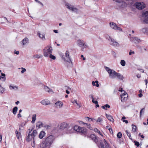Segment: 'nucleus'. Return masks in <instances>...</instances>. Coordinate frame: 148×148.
<instances>
[{
  "label": "nucleus",
  "instance_id": "3",
  "mask_svg": "<svg viewBox=\"0 0 148 148\" xmlns=\"http://www.w3.org/2000/svg\"><path fill=\"white\" fill-rule=\"evenodd\" d=\"M53 136L52 135H50L47 137L44 140V141L46 145L49 148L53 143Z\"/></svg>",
  "mask_w": 148,
  "mask_h": 148
},
{
  "label": "nucleus",
  "instance_id": "32",
  "mask_svg": "<svg viewBox=\"0 0 148 148\" xmlns=\"http://www.w3.org/2000/svg\"><path fill=\"white\" fill-rule=\"evenodd\" d=\"M44 89L45 90L48 92H51L52 91V89H50L47 86H45Z\"/></svg>",
  "mask_w": 148,
  "mask_h": 148
},
{
  "label": "nucleus",
  "instance_id": "41",
  "mask_svg": "<svg viewBox=\"0 0 148 148\" xmlns=\"http://www.w3.org/2000/svg\"><path fill=\"white\" fill-rule=\"evenodd\" d=\"M94 131L95 132L98 133L100 135H101L102 136H103L102 133L96 128H95V129H94Z\"/></svg>",
  "mask_w": 148,
  "mask_h": 148
},
{
  "label": "nucleus",
  "instance_id": "15",
  "mask_svg": "<svg viewBox=\"0 0 148 148\" xmlns=\"http://www.w3.org/2000/svg\"><path fill=\"white\" fill-rule=\"evenodd\" d=\"M32 134V130H31L29 132L28 136L26 138V140L27 141H29L32 139H33L34 140V137Z\"/></svg>",
  "mask_w": 148,
  "mask_h": 148
},
{
  "label": "nucleus",
  "instance_id": "17",
  "mask_svg": "<svg viewBox=\"0 0 148 148\" xmlns=\"http://www.w3.org/2000/svg\"><path fill=\"white\" fill-rule=\"evenodd\" d=\"M79 132L83 134L85 137L87 134V129L84 127H81L80 129V131H79Z\"/></svg>",
  "mask_w": 148,
  "mask_h": 148
},
{
  "label": "nucleus",
  "instance_id": "49",
  "mask_svg": "<svg viewBox=\"0 0 148 148\" xmlns=\"http://www.w3.org/2000/svg\"><path fill=\"white\" fill-rule=\"evenodd\" d=\"M73 102L75 103L77 106H79V108L81 107V106L78 104L76 100H74Z\"/></svg>",
  "mask_w": 148,
  "mask_h": 148
},
{
  "label": "nucleus",
  "instance_id": "33",
  "mask_svg": "<svg viewBox=\"0 0 148 148\" xmlns=\"http://www.w3.org/2000/svg\"><path fill=\"white\" fill-rule=\"evenodd\" d=\"M142 31L144 33L148 35V29L147 28H144L142 29Z\"/></svg>",
  "mask_w": 148,
  "mask_h": 148
},
{
  "label": "nucleus",
  "instance_id": "26",
  "mask_svg": "<svg viewBox=\"0 0 148 148\" xmlns=\"http://www.w3.org/2000/svg\"><path fill=\"white\" fill-rule=\"evenodd\" d=\"M91 138H92V139L94 140V141L96 143H97L98 140L97 139L96 136L94 134H92L90 136Z\"/></svg>",
  "mask_w": 148,
  "mask_h": 148
},
{
  "label": "nucleus",
  "instance_id": "14",
  "mask_svg": "<svg viewBox=\"0 0 148 148\" xmlns=\"http://www.w3.org/2000/svg\"><path fill=\"white\" fill-rule=\"evenodd\" d=\"M63 105V103L61 101H58L54 104V107L56 108H61Z\"/></svg>",
  "mask_w": 148,
  "mask_h": 148
},
{
  "label": "nucleus",
  "instance_id": "23",
  "mask_svg": "<svg viewBox=\"0 0 148 148\" xmlns=\"http://www.w3.org/2000/svg\"><path fill=\"white\" fill-rule=\"evenodd\" d=\"M10 89L12 90L14 89L15 90H17L18 89V87L17 86H14L13 84H11L9 86Z\"/></svg>",
  "mask_w": 148,
  "mask_h": 148
},
{
  "label": "nucleus",
  "instance_id": "8",
  "mask_svg": "<svg viewBox=\"0 0 148 148\" xmlns=\"http://www.w3.org/2000/svg\"><path fill=\"white\" fill-rule=\"evenodd\" d=\"M81 127L77 125L75 126L73 128L72 127L71 129H69L68 131H67L66 132V133H71L73 132V130L75 131L79 132L80 131V129Z\"/></svg>",
  "mask_w": 148,
  "mask_h": 148
},
{
  "label": "nucleus",
  "instance_id": "35",
  "mask_svg": "<svg viewBox=\"0 0 148 148\" xmlns=\"http://www.w3.org/2000/svg\"><path fill=\"white\" fill-rule=\"evenodd\" d=\"M132 131L133 132H135L136 131V127L133 124H132Z\"/></svg>",
  "mask_w": 148,
  "mask_h": 148
},
{
  "label": "nucleus",
  "instance_id": "40",
  "mask_svg": "<svg viewBox=\"0 0 148 148\" xmlns=\"http://www.w3.org/2000/svg\"><path fill=\"white\" fill-rule=\"evenodd\" d=\"M126 119V118L125 116H123L122 118V120L125 123H128V121L127 120H125V119Z\"/></svg>",
  "mask_w": 148,
  "mask_h": 148
},
{
  "label": "nucleus",
  "instance_id": "22",
  "mask_svg": "<svg viewBox=\"0 0 148 148\" xmlns=\"http://www.w3.org/2000/svg\"><path fill=\"white\" fill-rule=\"evenodd\" d=\"M106 117L111 122H113L114 120L112 116L109 114L108 115L107 114H106Z\"/></svg>",
  "mask_w": 148,
  "mask_h": 148
},
{
  "label": "nucleus",
  "instance_id": "43",
  "mask_svg": "<svg viewBox=\"0 0 148 148\" xmlns=\"http://www.w3.org/2000/svg\"><path fill=\"white\" fill-rule=\"evenodd\" d=\"M49 58L53 60H55L56 59V57L52 55L51 54H50L49 55Z\"/></svg>",
  "mask_w": 148,
  "mask_h": 148
},
{
  "label": "nucleus",
  "instance_id": "16",
  "mask_svg": "<svg viewBox=\"0 0 148 148\" xmlns=\"http://www.w3.org/2000/svg\"><path fill=\"white\" fill-rule=\"evenodd\" d=\"M130 41L135 43L139 42L140 40L139 39L136 37H132L130 38Z\"/></svg>",
  "mask_w": 148,
  "mask_h": 148
},
{
  "label": "nucleus",
  "instance_id": "10",
  "mask_svg": "<svg viewBox=\"0 0 148 148\" xmlns=\"http://www.w3.org/2000/svg\"><path fill=\"white\" fill-rule=\"evenodd\" d=\"M142 17L143 18V21L146 23H148V11H146L143 12Z\"/></svg>",
  "mask_w": 148,
  "mask_h": 148
},
{
  "label": "nucleus",
  "instance_id": "39",
  "mask_svg": "<svg viewBox=\"0 0 148 148\" xmlns=\"http://www.w3.org/2000/svg\"><path fill=\"white\" fill-rule=\"evenodd\" d=\"M5 89L3 88L0 84V93H3Z\"/></svg>",
  "mask_w": 148,
  "mask_h": 148
},
{
  "label": "nucleus",
  "instance_id": "13",
  "mask_svg": "<svg viewBox=\"0 0 148 148\" xmlns=\"http://www.w3.org/2000/svg\"><path fill=\"white\" fill-rule=\"evenodd\" d=\"M124 93L121 95V100L122 102H124L126 101L127 98L128 94L127 93L123 90Z\"/></svg>",
  "mask_w": 148,
  "mask_h": 148
},
{
  "label": "nucleus",
  "instance_id": "42",
  "mask_svg": "<svg viewBox=\"0 0 148 148\" xmlns=\"http://www.w3.org/2000/svg\"><path fill=\"white\" fill-rule=\"evenodd\" d=\"M117 137L118 138H121L122 136V134L121 132H119L117 135Z\"/></svg>",
  "mask_w": 148,
  "mask_h": 148
},
{
  "label": "nucleus",
  "instance_id": "36",
  "mask_svg": "<svg viewBox=\"0 0 148 148\" xmlns=\"http://www.w3.org/2000/svg\"><path fill=\"white\" fill-rule=\"evenodd\" d=\"M125 132L127 135V136L129 137V138L131 140H132V138L131 135L130 133L127 130H126L125 131Z\"/></svg>",
  "mask_w": 148,
  "mask_h": 148
},
{
  "label": "nucleus",
  "instance_id": "54",
  "mask_svg": "<svg viewBox=\"0 0 148 148\" xmlns=\"http://www.w3.org/2000/svg\"><path fill=\"white\" fill-rule=\"evenodd\" d=\"M3 18L4 19V20L5 21H7V22L10 23V22L9 21H8L7 19V18L6 17H4Z\"/></svg>",
  "mask_w": 148,
  "mask_h": 148
},
{
  "label": "nucleus",
  "instance_id": "38",
  "mask_svg": "<svg viewBox=\"0 0 148 148\" xmlns=\"http://www.w3.org/2000/svg\"><path fill=\"white\" fill-rule=\"evenodd\" d=\"M15 133H16V135L17 138L18 139H19V138H20L21 133H19V134L17 130H16V131L15 132Z\"/></svg>",
  "mask_w": 148,
  "mask_h": 148
},
{
  "label": "nucleus",
  "instance_id": "1",
  "mask_svg": "<svg viewBox=\"0 0 148 148\" xmlns=\"http://www.w3.org/2000/svg\"><path fill=\"white\" fill-rule=\"evenodd\" d=\"M52 48L51 46H48L45 47L43 49L44 55L45 57H48L49 55L52 53Z\"/></svg>",
  "mask_w": 148,
  "mask_h": 148
},
{
  "label": "nucleus",
  "instance_id": "50",
  "mask_svg": "<svg viewBox=\"0 0 148 148\" xmlns=\"http://www.w3.org/2000/svg\"><path fill=\"white\" fill-rule=\"evenodd\" d=\"M36 2H37L38 3L40 4V5H41L43 7V6H44L42 2H40V1L38 0V1H37Z\"/></svg>",
  "mask_w": 148,
  "mask_h": 148
},
{
  "label": "nucleus",
  "instance_id": "37",
  "mask_svg": "<svg viewBox=\"0 0 148 148\" xmlns=\"http://www.w3.org/2000/svg\"><path fill=\"white\" fill-rule=\"evenodd\" d=\"M121 64L122 66H124L125 65V62L124 60H121Z\"/></svg>",
  "mask_w": 148,
  "mask_h": 148
},
{
  "label": "nucleus",
  "instance_id": "61",
  "mask_svg": "<svg viewBox=\"0 0 148 148\" xmlns=\"http://www.w3.org/2000/svg\"><path fill=\"white\" fill-rule=\"evenodd\" d=\"M2 140V135L0 134V142H1Z\"/></svg>",
  "mask_w": 148,
  "mask_h": 148
},
{
  "label": "nucleus",
  "instance_id": "7",
  "mask_svg": "<svg viewBox=\"0 0 148 148\" xmlns=\"http://www.w3.org/2000/svg\"><path fill=\"white\" fill-rule=\"evenodd\" d=\"M100 148H108L109 145L105 139L101 141L100 143Z\"/></svg>",
  "mask_w": 148,
  "mask_h": 148
},
{
  "label": "nucleus",
  "instance_id": "28",
  "mask_svg": "<svg viewBox=\"0 0 148 148\" xmlns=\"http://www.w3.org/2000/svg\"><path fill=\"white\" fill-rule=\"evenodd\" d=\"M38 35L39 37L40 38H41L42 40H45V35L44 34H41L40 33H38Z\"/></svg>",
  "mask_w": 148,
  "mask_h": 148
},
{
  "label": "nucleus",
  "instance_id": "59",
  "mask_svg": "<svg viewBox=\"0 0 148 148\" xmlns=\"http://www.w3.org/2000/svg\"><path fill=\"white\" fill-rule=\"evenodd\" d=\"M53 32L56 33H58V31L57 30H55V29L54 30Z\"/></svg>",
  "mask_w": 148,
  "mask_h": 148
},
{
  "label": "nucleus",
  "instance_id": "47",
  "mask_svg": "<svg viewBox=\"0 0 148 148\" xmlns=\"http://www.w3.org/2000/svg\"><path fill=\"white\" fill-rule=\"evenodd\" d=\"M102 120V119L101 117H99L97 119V122H100Z\"/></svg>",
  "mask_w": 148,
  "mask_h": 148
},
{
  "label": "nucleus",
  "instance_id": "6",
  "mask_svg": "<svg viewBox=\"0 0 148 148\" xmlns=\"http://www.w3.org/2000/svg\"><path fill=\"white\" fill-rule=\"evenodd\" d=\"M136 8L138 10H142L145 8V5L143 2H136L134 4Z\"/></svg>",
  "mask_w": 148,
  "mask_h": 148
},
{
  "label": "nucleus",
  "instance_id": "29",
  "mask_svg": "<svg viewBox=\"0 0 148 148\" xmlns=\"http://www.w3.org/2000/svg\"><path fill=\"white\" fill-rule=\"evenodd\" d=\"M36 119V114H34L32 115V121H31L32 123H34Z\"/></svg>",
  "mask_w": 148,
  "mask_h": 148
},
{
  "label": "nucleus",
  "instance_id": "11",
  "mask_svg": "<svg viewBox=\"0 0 148 148\" xmlns=\"http://www.w3.org/2000/svg\"><path fill=\"white\" fill-rule=\"evenodd\" d=\"M109 38L111 40L110 44L111 45L114 47H118L120 46L119 44L114 39L111 38L110 37H109Z\"/></svg>",
  "mask_w": 148,
  "mask_h": 148
},
{
  "label": "nucleus",
  "instance_id": "60",
  "mask_svg": "<svg viewBox=\"0 0 148 148\" xmlns=\"http://www.w3.org/2000/svg\"><path fill=\"white\" fill-rule=\"evenodd\" d=\"M25 125V123H22L21 124L20 126L22 127H23Z\"/></svg>",
  "mask_w": 148,
  "mask_h": 148
},
{
  "label": "nucleus",
  "instance_id": "25",
  "mask_svg": "<svg viewBox=\"0 0 148 148\" xmlns=\"http://www.w3.org/2000/svg\"><path fill=\"white\" fill-rule=\"evenodd\" d=\"M28 39L27 38H25L22 41L23 45H24L28 42Z\"/></svg>",
  "mask_w": 148,
  "mask_h": 148
},
{
  "label": "nucleus",
  "instance_id": "27",
  "mask_svg": "<svg viewBox=\"0 0 148 148\" xmlns=\"http://www.w3.org/2000/svg\"><path fill=\"white\" fill-rule=\"evenodd\" d=\"M45 133L44 131H42L40 132L39 135V137L40 139L42 138L45 136Z\"/></svg>",
  "mask_w": 148,
  "mask_h": 148
},
{
  "label": "nucleus",
  "instance_id": "19",
  "mask_svg": "<svg viewBox=\"0 0 148 148\" xmlns=\"http://www.w3.org/2000/svg\"><path fill=\"white\" fill-rule=\"evenodd\" d=\"M84 41L82 40H79L77 41V45L81 47H82L84 43Z\"/></svg>",
  "mask_w": 148,
  "mask_h": 148
},
{
  "label": "nucleus",
  "instance_id": "21",
  "mask_svg": "<svg viewBox=\"0 0 148 148\" xmlns=\"http://www.w3.org/2000/svg\"><path fill=\"white\" fill-rule=\"evenodd\" d=\"M116 77L118 79L120 80H122L123 79V76L121 74L118 73H116Z\"/></svg>",
  "mask_w": 148,
  "mask_h": 148
},
{
  "label": "nucleus",
  "instance_id": "45",
  "mask_svg": "<svg viewBox=\"0 0 148 148\" xmlns=\"http://www.w3.org/2000/svg\"><path fill=\"white\" fill-rule=\"evenodd\" d=\"M134 142L135 143V145L136 146H137V147L139 146L140 144L139 142L136 141H134Z\"/></svg>",
  "mask_w": 148,
  "mask_h": 148
},
{
  "label": "nucleus",
  "instance_id": "55",
  "mask_svg": "<svg viewBox=\"0 0 148 148\" xmlns=\"http://www.w3.org/2000/svg\"><path fill=\"white\" fill-rule=\"evenodd\" d=\"M144 110V108L142 109L140 112V116H141L142 115V111Z\"/></svg>",
  "mask_w": 148,
  "mask_h": 148
},
{
  "label": "nucleus",
  "instance_id": "12",
  "mask_svg": "<svg viewBox=\"0 0 148 148\" xmlns=\"http://www.w3.org/2000/svg\"><path fill=\"white\" fill-rule=\"evenodd\" d=\"M68 124L66 123L63 122L61 123L60 125L59 128L62 130H63L66 128H67L68 131L70 129L69 127H68Z\"/></svg>",
  "mask_w": 148,
  "mask_h": 148
},
{
  "label": "nucleus",
  "instance_id": "62",
  "mask_svg": "<svg viewBox=\"0 0 148 148\" xmlns=\"http://www.w3.org/2000/svg\"><path fill=\"white\" fill-rule=\"evenodd\" d=\"M17 117L18 118H19L20 117H21V114L19 113V114H18L17 115Z\"/></svg>",
  "mask_w": 148,
  "mask_h": 148
},
{
  "label": "nucleus",
  "instance_id": "2",
  "mask_svg": "<svg viewBox=\"0 0 148 148\" xmlns=\"http://www.w3.org/2000/svg\"><path fill=\"white\" fill-rule=\"evenodd\" d=\"M105 69L106 71L108 72L110 78L114 79L116 77L117 72L115 71L106 66L105 67Z\"/></svg>",
  "mask_w": 148,
  "mask_h": 148
},
{
  "label": "nucleus",
  "instance_id": "46",
  "mask_svg": "<svg viewBox=\"0 0 148 148\" xmlns=\"http://www.w3.org/2000/svg\"><path fill=\"white\" fill-rule=\"evenodd\" d=\"M21 69L22 70L21 71V73H23L24 72H25L26 71V69L23 67H22Z\"/></svg>",
  "mask_w": 148,
  "mask_h": 148
},
{
  "label": "nucleus",
  "instance_id": "30",
  "mask_svg": "<svg viewBox=\"0 0 148 148\" xmlns=\"http://www.w3.org/2000/svg\"><path fill=\"white\" fill-rule=\"evenodd\" d=\"M92 84L94 86H96L97 87H98L99 86V85L98 84V82L96 80L95 82L92 81Z\"/></svg>",
  "mask_w": 148,
  "mask_h": 148
},
{
  "label": "nucleus",
  "instance_id": "51",
  "mask_svg": "<svg viewBox=\"0 0 148 148\" xmlns=\"http://www.w3.org/2000/svg\"><path fill=\"white\" fill-rule=\"evenodd\" d=\"M92 101L93 103L95 104H97L98 103L97 101H95L94 99H92Z\"/></svg>",
  "mask_w": 148,
  "mask_h": 148
},
{
  "label": "nucleus",
  "instance_id": "48",
  "mask_svg": "<svg viewBox=\"0 0 148 148\" xmlns=\"http://www.w3.org/2000/svg\"><path fill=\"white\" fill-rule=\"evenodd\" d=\"M106 128L108 129L109 130H111L112 131V129L111 128V127L110 126H108L106 127Z\"/></svg>",
  "mask_w": 148,
  "mask_h": 148
},
{
  "label": "nucleus",
  "instance_id": "34",
  "mask_svg": "<svg viewBox=\"0 0 148 148\" xmlns=\"http://www.w3.org/2000/svg\"><path fill=\"white\" fill-rule=\"evenodd\" d=\"M33 57L34 59L35 60H36L38 58H40L42 57V55H36L33 56Z\"/></svg>",
  "mask_w": 148,
  "mask_h": 148
},
{
  "label": "nucleus",
  "instance_id": "18",
  "mask_svg": "<svg viewBox=\"0 0 148 148\" xmlns=\"http://www.w3.org/2000/svg\"><path fill=\"white\" fill-rule=\"evenodd\" d=\"M41 103L44 105H47L51 104L50 101L47 99L42 100L41 102Z\"/></svg>",
  "mask_w": 148,
  "mask_h": 148
},
{
  "label": "nucleus",
  "instance_id": "56",
  "mask_svg": "<svg viewBox=\"0 0 148 148\" xmlns=\"http://www.w3.org/2000/svg\"><path fill=\"white\" fill-rule=\"evenodd\" d=\"M19 51H14V54H17V55H18L19 53Z\"/></svg>",
  "mask_w": 148,
  "mask_h": 148
},
{
  "label": "nucleus",
  "instance_id": "5",
  "mask_svg": "<svg viewBox=\"0 0 148 148\" xmlns=\"http://www.w3.org/2000/svg\"><path fill=\"white\" fill-rule=\"evenodd\" d=\"M62 58L65 61L69 62H71V58L69 56V53L68 51H66V52L65 56H62Z\"/></svg>",
  "mask_w": 148,
  "mask_h": 148
},
{
  "label": "nucleus",
  "instance_id": "31",
  "mask_svg": "<svg viewBox=\"0 0 148 148\" xmlns=\"http://www.w3.org/2000/svg\"><path fill=\"white\" fill-rule=\"evenodd\" d=\"M17 110H18V108L16 106L13 109L12 112L14 115H15L16 114V113L17 112Z\"/></svg>",
  "mask_w": 148,
  "mask_h": 148
},
{
  "label": "nucleus",
  "instance_id": "63",
  "mask_svg": "<svg viewBox=\"0 0 148 148\" xmlns=\"http://www.w3.org/2000/svg\"><path fill=\"white\" fill-rule=\"evenodd\" d=\"M138 70L143 73L144 72V71L143 69H138Z\"/></svg>",
  "mask_w": 148,
  "mask_h": 148
},
{
  "label": "nucleus",
  "instance_id": "20",
  "mask_svg": "<svg viewBox=\"0 0 148 148\" xmlns=\"http://www.w3.org/2000/svg\"><path fill=\"white\" fill-rule=\"evenodd\" d=\"M40 148H49L44 141L40 143Z\"/></svg>",
  "mask_w": 148,
  "mask_h": 148
},
{
  "label": "nucleus",
  "instance_id": "9",
  "mask_svg": "<svg viewBox=\"0 0 148 148\" xmlns=\"http://www.w3.org/2000/svg\"><path fill=\"white\" fill-rule=\"evenodd\" d=\"M110 27L112 29L114 30H117L119 31H122V29L121 28L117 26L116 24L114 22H110Z\"/></svg>",
  "mask_w": 148,
  "mask_h": 148
},
{
  "label": "nucleus",
  "instance_id": "24",
  "mask_svg": "<svg viewBox=\"0 0 148 148\" xmlns=\"http://www.w3.org/2000/svg\"><path fill=\"white\" fill-rule=\"evenodd\" d=\"M43 124L41 122L39 121L36 124V127L38 128H40L43 126Z\"/></svg>",
  "mask_w": 148,
  "mask_h": 148
},
{
  "label": "nucleus",
  "instance_id": "4",
  "mask_svg": "<svg viewBox=\"0 0 148 148\" xmlns=\"http://www.w3.org/2000/svg\"><path fill=\"white\" fill-rule=\"evenodd\" d=\"M65 6L67 9L72 12H75L76 13H77L78 10L76 7H74L70 4L66 3H65Z\"/></svg>",
  "mask_w": 148,
  "mask_h": 148
},
{
  "label": "nucleus",
  "instance_id": "52",
  "mask_svg": "<svg viewBox=\"0 0 148 148\" xmlns=\"http://www.w3.org/2000/svg\"><path fill=\"white\" fill-rule=\"evenodd\" d=\"M110 106L108 104H106L105 105V108H110Z\"/></svg>",
  "mask_w": 148,
  "mask_h": 148
},
{
  "label": "nucleus",
  "instance_id": "44",
  "mask_svg": "<svg viewBox=\"0 0 148 148\" xmlns=\"http://www.w3.org/2000/svg\"><path fill=\"white\" fill-rule=\"evenodd\" d=\"M32 134L34 136V137L35 135L36 134H37V131L36 130H34L33 132H32Z\"/></svg>",
  "mask_w": 148,
  "mask_h": 148
},
{
  "label": "nucleus",
  "instance_id": "58",
  "mask_svg": "<svg viewBox=\"0 0 148 148\" xmlns=\"http://www.w3.org/2000/svg\"><path fill=\"white\" fill-rule=\"evenodd\" d=\"M1 79H3V81H5V79H6V78H5V77H2L1 76Z\"/></svg>",
  "mask_w": 148,
  "mask_h": 148
},
{
  "label": "nucleus",
  "instance_id": "57",
  "mask_svg": "<svg viewBox=\"0 0 148 148\" xmlns=\"http://www.w3.org/2000/svg\"><path fill=\"white\" fill-rule=\"evenodd\" d=\"M101 108H103V109H105V110H107V108H105V105H104V106H101Z\"/></svg>",
  "mask_w": 148,
  "mask_h": 148
},
{
  "label": "nucleus",
  "instance_id": "64",
  "mask_svg": "<svg viewBox=\"0 0 148 148\" xmlns=\"http://www.w3.org/2000/svg\"><path fill=\"white\" fill-rule=\"evenodd\" d=\"M1 75H2V77H5V74L4 73H1Z\"/></svg>",
  "mask_w": 148,
  "mask_h": 148
},
{
  "label": "nucleus",
  "instance_id": "53",
  "mask_svg": "<svg viewBox=\"0 0 148 148\" xmlns=\"http://www.w3.org/2000/svg\"><path fill=\"white\" fill-rule=\"evenodd\" d=\"M83 46L84 47V48H86L88 47V46L86 44H85V42L84 43Z\"/></svg>",
  "mask_w": 148,
  "mask_h": 148
}]
</instances>
